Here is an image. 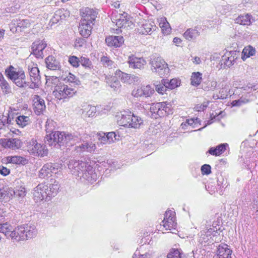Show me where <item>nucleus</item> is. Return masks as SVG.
Instances as JSON below:
<instances>
[{
    "instance_id": "1",
    "label": "nucleus",
    "mask_w": 258,
    "mask_h": 258,
    "mask_svg": "<svg viewBox=\"0 0 258 258\" xmlns=\"http://www.w3.org/2000/svg\"><path fill=\"white\" fill-rule=\"evenodd\" d=\"M0 232L14 242H18L35 236L37 230L34 225H24L14 228L8 222L0 224Z\"/></svg>"
},
{
    "instance_id": "2",
    "label": "nucleus",
    "mask_w": 258,
    "mask_h": 258,
    "mask_svg": "<svg viewBox=\"0 0 258 258\" xmlns=\"http://www.w3.org/2000/svg\"><path fill=\"white\" fill-rule=\"evenodd\" d=\"M59 188L58 182L55 179H51L47 184H39L34 188L33 198L36 202L43 200L49 201L51 197H54Z\"/></svg>"
},
{
    "instance_id": "3",
    "label": "nucleus",
    "mask_w": 258,
    "mask_h": 258,
    "mask_svg": "<svg viewBox=\"0 0 258 258\" xmlns=\"http://www.w3.org/2000/svg\"><path fill=\"white\" fill-rule=\"evenodd\" d=\"M78 140L76 136L64 132H54L47 135L45 142L49 146L60 147L61 146H72Z\"/></svg>"
},
{
    "instance_id": "4",
    "label": "nucleus",
    "mask_w": 258,
    "mask_h": 258,
    "mask_svg": "<svg viewBox=\"0 0 258 258\" xmlns=\"http://www.w3.org/2000/svg\"><path fill=\"white\" fill-rule=\"evenodd\" d=\"M118 124L129 128H138L143 123V120L131 112L123 111L117 115Z\"/></svg>"
},
{
    "instance_id": "5",
    "label": "nucleus",
    "mask_w": 258,
    "mask_h": 258,
    "mask_svg": "<svg viewBox=\"0 0 258 258\" xmlns=\"http://www.w3.org/2000/svg\"><path fill=\"white\" fill-rule=\"evenodd\" d=\"M8 77L19 87L26 88L28 87V83L26 81L25 72L23 70L18 71L12 66L8 70H6Z\"/></svg>"
},
{
    "instance_id": "6",
    "label": "nucleus",
    "mask_w": 258,
    "mask_h": 258,
    "mask_svg": "<svg viewBox=\"0 0 258 258\" xmlns=\"http://www.w3.org/2000/svg\"><path fill=\"white\" fill-rule=\"evenodd\" d=\"M150 64L153 72L157 73L161 77L167 75L169 73V69L167 63L160 57L153 56L150 60Z\"/></svg>"
},
{
    "instance_id": "7",
    "label": "nucleus",
    "mask_w": 258,
    "mask_h": 258,
    "mask_svg": "<svg viewBox=\"0 0 258 258\" xmlns=\"http://www.w3.org/2000/svg\"><path fill=\"white\" fill-rule=\"evenodd\" d=\"M26 149L29 153L34 156L43 157L47 155L48 151L46 146L34 139L27 142Z\"/></svg>"
},
{
    "instance_id": "8",
    "label": "nucleus",
    "mask_w": 258,
    "mask_h": 258,
    "mask_svg": "<svg viewBox=\"0 0 258 258\" xmlns=\"http://www.w3.org/2000/svg\"><path fill=\"white\" fill-rule=\"evenodd\" d=\"M76 93V91L67 85L61 84L56 85L53 91V95L58 100L65 101L72 97Z\"/></svg>"
},
{
    "instance_id": "9",
    "label": "nucleus",
    "mask_w": 258,
    "mask_h": 258,
    "mask_svg": "<svg viewBox=\"0 0 258 258\" xmlns=\"http://www.w3.org/2000/svg\"><path fill=\"white\" fill-rule=\"evenodd\" d=\"M28 70L31 80V82H27L28 87L30 89L38 88L41 83V77L37 64L33 63L29 64Z\"/></svg>"
},
{
    "instance_id": "10",
    "label": "nucleus",
    "mask_w": 258,
    "mask_h": 258,
    "mask_svg": "<svg viewBox=\"0 0 258 258\" xmlns=\"http://www.w3.org/2000/svg\"><path fill=\"white\" fill-rule=\"evenodd\" d=\"M87 165L86 162L73 159L69 161L68 168L72 174L80 179Z\"/></svg>"
},
{
    "instance_id": "11",
    "label": "nucleus",
    "mask_w": 258,
    "mask_h": 258,
    "mask_svg": "<svg viewBox=\"0 0 258 258\" xmlns=\"http://www.w3.org/2000/svg\"><path fill=\"white\" fill-rule=\"evenodd\" d=\"M126 17L127 14L125 13L122 14H119L118 15H116V13H113L111 16V20L118 28H131L133 23L127 19Z\"/></svg>"
},
{
    "instance_id": "12",
    "label": "nucleus",
    "mask_w": 258,
    "mask_h": 258,
    "mask_svg": "<svg viewBox=\"0 0 258 258\" xmlns=\"http://www.w3.org/2000/svg\"><path fill=\"white\" fill-rule=\"evenodd\" d=\"M154 92V89L152 88L150 85H141L135 88L132 91V95L135 97H149L151 96Z\"/></svg>"
},
{
    "instance_id": "13",
    "label": "nucleus",
    "mask_w": 258,
    "mask_h": 258,
    "mask_svg": "<svg viewBox=\"0 0 258 258\" xmlns=\"http://www.w3.org/2000/svg\"><path fill=\"white\" fill-rule=\"evenodd\" d=\"M98 13L93 9L87 7L81 11V21L94 25Z\"/></svg>"
},
{
    "instance_id": "14",
    "label": "nucleus",
    "mask_w": 258,
    "mask_h": 258,
    "mask_svg": "<svg viewBox=\"0 0 258 258\" xmlns=\"http://www.w3.org/2000/svg\"><path fill=\"white\" fill-rule=\"evenodd\" d=\"M175 214V212L172 210H168L165 212L164 220L162 222L166 230L175 229L176 228Z\"/></svg>"
},
{
    "instance_id": "15",
    "label": "nucleus",
    "mask_w": 258,
    "mask_h": 258,
    "mask_svg": "<svg viewBox=\"0 0 258 258\" xmlns=\"http://www.w3.org/2000/svg\"><path fill=\"white\" fill-rule=\"evenodd\" d=\"M97 178V174L95 172L93 168L91 166L87 164L80 179L82 181H86L89 183L92 184L94 182Z\"/></svg>"
},
{
    "instance_id": "16",
    "label": "nucleus",
    "mask_w": 258,
    "mask_h": 258,
    "mask_svg": "<svg viewBox=\"0 0 258 258\" xmlns=\"http://www.w3.org/2000/svg\"><path fill=\"white\" fill-rule=\"evenodd\" d=\"M46 46L47 44L44 40H37L35 41L31 46L32 53L37 58H43V50Z\"/></svg>"
},
{
    "instance_id": "17",
    "label": "nucleus",
    "mask_w": 258,
    "mask_h": 258,
    "mask_svg": "<svg viewBox=\"0 0 258 258\" xmlns=\"http://www.w3.org/2000/svg\"><path fill=\"white\" fill-rule=\"evenodd\" d=\"M127 62L129 67L134 69H142L146 64V61L143 57L134 56H129Z\"/></svg>"
},
{
    "instance_id": "18",
    "label": "nucleus",
    "mask_w": 258,
    "mask_h": 258,
    "mask_svg": "<svg viewBox=\"0 0 258 258\" xmlns=\"http://www.w3.org/2000/svg\"><path fill=\"white\" fill-rule=\"evenodd\" d=\"M34 110L37 115H40L45 109L44 100L39 96L35 95L33 97Z\"/></svg>"
},
{
    "instance_id": "19",
    "label": "nucleus",
    "mask_w": 258,
    "mask_h": 258,
    "mask_svg": "<svg viewBox=\"0 0 258 258\" xmlns=\"http://www.w3.org/2000/svg\"><path fill=\"white\" fill-rule=\"evenodd\" d=\"M236 52L234 51H230L225 54L222 57V65L224 67H230L234 64V62L237 58Z\"/></svg>"
},
{
    "instance_id": "20",
    "label": "nucleus",
    "mask_w": 258,
    "mask_h": 258,
    "mask_svg": "<svg viewBox=\"0 0 258 258\" xmlns=\"http://www.w3.org/2000/svg\"><path fill=\"white\" fill-rule=\"evenodd\" d=\"M105 42L108 46L120 47L124 42L121 36H109L105 39Z\"/></svg>"
},
{
    "instance_id": "21",
    "label": "nucleus",
    "mask_w": 258,
    "mask_h": 258,
    "mask_svg": "<svg viewBox=\"0 0 258 258\" xmlns=\"http://www.w3.org/2000/svg\"><path fill=\"white\" fill-rule=\"evenodd\" d=\"M46 67L52 71L60 70L61 65L59 61L53 55H49L45 58Z\"/></svg>"
},
{
    "instance_id": "22",
    "label": "nucleus",
    "mask_w": 258,
    "mask_h": 258,
    "mask_svg": "<svg viewBox=\"0 0 258 258\" xmlns=\"http://www.w3.org/2000/svg\"><path fill=\"white\" fill-rule=\"evenodd\" d=\"M225 244H220L218 246L217 250L218 258H232V250Z\"/></svg>"
},
{
    "instance_id": "23",
    "label": "nucleus",
    "mask_w": 258,
    "mask_h": 258,
    "mask_svg": "<svg viewBox=\"0 0 258 258\" xmlns=\"http://www.w3.org/2000/svg\"><path fill=\"white\" fill-rule=\"evenodd\" d=\"M69 16V12L64 9H59L55 11L53 17L50 20L52 24H56L60 21L64 20Z\"/></svg>"
},
{
    "instance_id": "24",
    "label": "nucleus",
    "mask_w": 258,
    "mask_h": 258,
    "mask_svg": "<svg viewBox=\"0 0 258 258\" xmlns=\"http://www.w3.org/2000/svg\"><path fill=\"white\" fill-rule=\"evenodd\" d=\"M92 24L80 21L79 30L80 34L84 38H88L91 34Z\"/></svg>"
},
{
    "instance_id": "25",
    "label": "nucleus",
    "mask_w": 258,
    "mask_h": 258,
    "mask_svg": "<svg viewBox=\"0 0 258 258\" xmlns=\"http://www.w3.org/2000/svg\"><path fill=\"white\" fill-rule=\"evenodd\" d=\"M157 27L153 21H147L144 23L141 28V32L142 34H151L154 31H155Z\"/></svg>"
},
{
    "instance_id": "26",
    "label": "nucleus",
    "mask_w": 258,
    "mask_h": 258,
    "mask_svg": "<svg viewBox=\"0 0 258 258\" xmlns=\"http://www.w3.org/2000/svg\"><path fill=\"white\" fill-rule=\"evenodd\" d=\"M4 146L13 150L20 148L21 147L22 142L20 140L16 138L6 139L3 143Z\"/></svg>"
},
{
    "instance_id": "27",
    "label": "nucleus",
    "mask_w": 258,
    "mask_h": 258,
    "mask_svg": "<svg viewBox=\"0 0 258 258\" xmlns=\"http://www.w3.org/2000/svg\"><path fill=\"white\" fill-rule=\"evenodd\" d=\"M96 149V145L92 142H84L77 147V150L79 152H94Z\"/></svg>"
},
{
    "instance_id": "28",
    "label": "nucleus",
    "mask_w": 258,
    "mask_h": 258,
    "mask_svg": "<svg viewBox=\"0 0 258 258\" xmlns=\"http://www.w3.org/2000/svg\"><path fill=\"white\" fill-rule=\"evenodd\" d=\"M6 162L9 163L26 165L28 160L26 158L19 156H10L6 158Z\"/></svg>"
},
{
    "instance_id": "29",
    "label": "nucleus",
    "mask_w": 258,
    "mask_h": 258,
    "mask_svg": "<svg viewBox=\"0 0 258 258\" xmlns=\"http://www.w3.org/2000/svg\"><path fill=\"white\" fill-rule=\"evenodd\" d=\"M228 146V145L227 143L221 144L217 146L216 147L210 148L207 153H209L212 155L216 156H219L225 151L226 148Z\"/></svg>"
},
{
    "instance_id": "30",
    "label": "nucleus",
    "mask_w": 258,
    "mask_h": 258,
    "mask_svg": "<svg viewBox=\"0 0 258 258\" xmlns=\"http://www.w3.org/2000/svg\"><path fill=\"white\" fill-rule=\"evenodd\" d=\"M51 163L45 164L39 171L38 176L39 178L43 179L46 177H49L52 176V171L51 170Z\"/></svg>"
},
{
    "instance_id": "31",
    "label": "nucleus",
    "mask_w": 258,
    "mask_h": 258,
    "mask_svg": "<svg viewBox=\"0 0 258 258\" xmlns=\"http://www.w3.org/2000/svg\"><path fill=\"white\" fill-rule=\"evenodd\" d=\"M163 104L162 107H160L158 111L157 117H162L168 114H172L173 112L171 109V105L170 103L167 102H161Z\"/></svg>"
},
{
    "instance_id": "32",
    "label": "nucleus",
    "mask_w": 258,
    "mask_h": 258,
    "mask_svg": "<svg viewBox=\"0 0 258 258\" xmlns=\"http://www.w3.org/2000/svg\"><path fill=\"white\" fill-rule=\"evenodd\" d=\"M158 22L163 33L165 35L169 34L171 32V28L166 18L165 17H161L158 20Z\"/></svg>"
},
{
    "instance_id": "33",
    "label": "nucleus",
    "mask_w": 258,
    "mask_h": 258,
    "mask_svg": "<svg viewBox=\"0 0 258 258\" xmlns=\"http://www.w3.org/2000/svg\"><path fill=\"white\" fill-rule=\"evenodd\" d=\"M217 85V82L215 79L209 78L202 83V87L205 91H208L214 90L216 88Z\"/></svg>"
},
{
    "instance_id": "34",
    "label": "nucleus",
    "mask_w": 258,
    "mask_h": 258,
    "mask_svg": "<svg viewBox=\"0 0 258 258\" xmlns=\"http://www.w3.org/2000/svg\"><path fill=\"white\" fill-rule=\"evenodd\" d=\"M200 32L196 29H187L183 34V37L187 40L191 41L197 38Z\"/></svg>"
},
{
    "instance_id": "35",
    "label": "nucleus",
    "mask_w": 258,
    "mask_h": 258,
    "mask_svg": "<svg viewBox=\"0 0 258 258\" xmlns=\"http://www.w3.org/2000/svg\"><path fill=\"white\" fill-rule=\"evenodd\" d=\"M16 121L17 124L22 127L27 126L31 122L29 116L24 115L18 116L16 118Z\"/></svg>"
},
{
    "instance_id": "36",
    "label": "nucleus",
    "mask_w": 258,
    "mask_h": 258,
    "mask_svg": "<svg viewBox=\"0 0 258 258\" xmlns=\"http://www.w3.org/2000/svg\"><path fill=\"white\" fill-rule=\"evenodd\" d=\"M162 82L166 84L167 88L170 90L174 89L180 86V81L177 79H172L169 81L167 79H163Z\"/></svg>"
},
{
    "instance_id": "37",
    "label": "nucleus",
    "mask_w": 258,
    "mask_h": 258,
    "mask_svg": "<svg viewBox=\"0 0 258 258\" xmlns=\"http://www.w3.org/2000/svg\"><path fill=\"white\" fill-rule=\"evenodd\" d=\"M236 23L242 25H249L251 23V16L248 14L241 15L235 20Z\"/></svg>"
},
{
    "instance_id": "38",
    "label": "nucleus",
    "mask_w": 258,
    "mask_h": 258,
    "mask_svg": "<svg viewBox=\"0 0 258 258\" xmlns=\"http://www.w3.org/2000/svg\"><path fill=\"white\" fill-rule=\"evenodd\" d=\"M62 79L66 82L72 83L74 86L81 85L80 80L73 74L68 73L65 77L62 76Z\"/></svg>"
},
{
    "instance_id": "39",
    "label": "nucleus",
    "mask_w": 258,
    "mask_h": 258,
    "mask_svg": "<svg viewBox=\"0 0 258 258\" xmlns=\"http://www.w3.org/2000/svg\"><path fill=\"white\" fill-rule=\"evenodd\" d=\"M83 113L86 114L88 117H93L95 115L96 112V108L94 106L86 105L82 109Z\"/></svg>"
},
{
    "instance_id": "40",
    "label": "nucleus",
    "mask_w": 258,
    "mask_h": 258,
    "mask_svg": "<svg viewBox=\"0 0 258 258\" xmlns=\"http://www.w3.org/2000/svg\"><path fill=\"white\" fill-rule=\"evenodd\" d=\"M202 74L199 72L192 73L190 80L191 84L193 86H198L201 82Z\"/></svg>"
},
{
    "instance_id": "41",
    "label": "nucleus",
    "mask_w": 258,
    "mask_h": 258,
    "mask_svg": "<svg viewBox=\"0 0 258 258\" xmlns=\"http://www.w3.org/2000/svg\"><path fill=\"white\" fill-rule=\"evenodd\" d=\"M255 53V50L251 46L245 47L242 51V58L244 60L245 58L253 56Z\"/></svg>"
},
{
    "instance_id": "42",
    "label": "nucleus",
    "mask_w": 258,
    "mask_h": 258,
    "mask_svg": "<svg viewBox=\"0 0 258 258\" xmlns=\"http://www.w3.org/2000/svg\"><path fill=\"white\" fill-rule=\"evenodd\" d=\"M100 62L104 67L111 69L114 66V62L107 56H103L100 58Z\"/></svg>"
},
{
    "instance_id": "43",
    "label": "nucleus",
    "mask_w": 258,
    "mask_h": 258,
    "mask_svg": "<svg viewBox=\"0 0 258 258\" xmlns=\"http://www.w3.org/2000/svg\"><path fill=\"white\" fill-rule=\"evenodd\" d=\"M163 104L161 102L152 104L150 106V112L152 113V116L153 118H157L158 111L160 109V107H162Z\"/></svg>"
},
{
    "instance_id": "44",
    "label": "nucleus",
    "mask_w": 258,
    "mask_h": 258,
    "mask_svg": "<svg viewBox=\"0 0 258 258\" xmlns=\"http://www.w3.org/2000/svg\"><path fill=\"white\" fill-rule=\"evenodd\" d=\"M10 194L17 198H23L26 195V190L24 187H21L19 189L11 190Z\"/></svg>"
},
{
    "instance_id": "45",
    "label": "nucleus",
    "mask_w": 258,
    "mask_h": 258,
    "mask_svg": "<svg viewBox=\"0 0 258 258\" xmlns=\"http://www.w3.org/2000/svg\"><path fill=\"white\" fill-rule=\"evenodd\" d=\"M182 254L180 249H172L167 254V258H182Z\"/></svg>"
},
{
    "instance_id": "46",
    "label": "nucleus",
    "mask_w": 258,
    "mask_h": 258,
    "mask_svg": "<svg viewBox=\"0 0 258 258\" xmlns=\"http://www.w3.org/2000/svg\"><path fill=\"white\" fill-rule=\"evenodd\" d=\"M80 63L86 69H91L93 67L91 61L89 59V58L86 57H81L80 59Z\"/></svg>"
},
{
    "instance_id": "47",
    "label": "nucleus",
    "mask_w": 258,
    "mask_h": 258,
    "mask_svg": "<svg viewBox=\"0 0 258 258\" xmlns=\"http://www.w3.org/2000/svg\"><path fill=\"white\" fill-rule=\"evenodd\" d=\"M137 249L134 253L133 258H151V254L149 252H146L145 253H141L140 249Z\"/></svg>"
},
{
    "instance_id": "48",
    "label": "nucleus",
    "mask_w": 258,
    "mask_h": 258,
    "mask_svg": "<svg viewBox=\"0 0 258 258\" xmlns=\"http://www.w3.org/2000/svg\"><path fill=\"white\" fill-rule=\"evenodd\" d=\"M51 170L52 171V174H61V167L60 164L57 163H51Z\"/></svg>"
},
{
    "instance_id": "49",
    "label": "nucleus",
    "mask_w": 258,
    "mask_h": 258,
    "mask_svg": "<svg viewBox=\"0 0 258 258\" xmlns=\"http://www.w3.org/2000/svg\"><path fill=\"white\" fill-rule=\"evenodd\" d=\"M166 86V84L161 82V84L156 86V90L158 93L163 95L165 93L167 89H168Z\"/></svg>"
},
{
    "instance_id": "50",
    "label": "nucleus",
    "mask_w": 258,
    "mask_h": 258,
    "mask_svg": "<svg viewBox=\"0 0 258 258\" xmlns=\"http://www.w3.org/2000/svg\"><path fill=\"white\" fill-rule=\"evenodd\" d=\"M206 188L208 192L211 195L219 191L217 188V186H215V183L213 182L208 183L207 185H206Z\"/></svg>"
},
{
    "instance_id": "51",
    "label": "nucleus",
    "mask_w": 258,
    "mask_h": 258,
    "mask_svg": "<svg viewBox=\"0 0 258 258\" xmlns=\"http://www.w3.org/2000/svg\"><path fill=\"white\" fill-rule=\"evenodd\" d=\"M111 81L112 82L110 83L109 86L114 90L118 89L121 86L120 82L117 79L116 77L111 78Z\"/></svg>"
},
{
    "instance_id": "52",
    "label": "nucleus",
    "mask_w": 258,
    "mask_h": 258,
    "mask_svg": "<svg viewBox=\"0 0 258 258\" xmlns=\"http://www.w3.org/2000/svg\"><path fill=\"white\" fill-rule=\"evenodd\" d=\"M19 20L14 19L10 24V28L13 33L18 32Z\"/></svg>"
},
{
    "instance_id": "53",
    "label": "nucleus",
    "mask_w": 258,
    "mask_h": 258,
    "mask_svg": "<svg viewBox=\"0 0 258 258\" xmlns=\"http://www.w3.org/2000/svg\"><path fill=\"white\" fill-rule=\"evenodd\" d=\"M18 32L21 31L22 29L29 26L30 23L27 20H19Z\"/></svg>"
},
{
    "instance_id": "54",
    "label": "nucleus",
    "mask_w": 258,
    "mask_h": 258,
    "mask_svg": "<svg viewBox=\"0 0 258 258\" xmlns=\"http://www.w3.org/2000/svg\"><path fill=\"white\" fill-rule=\"evenodd\" d=\"M69 62L74 67H78L79 66L80 59L76 56H71L69 57Z\"/></svg>"
},
{
    "instance_id": "55",
    "label": "nucleus",
    "mask_w": 258,
    "mask_h": 258,
    "mask_svg": "<svg viewBox=\"0 0 258 258\" xmlns=\"http://www.w3.org/2000/svg\"><path fill=\"white\" fill-rule=\"evenodd\" d=\"M249 101L248 99H243L241 98L240 99L235 100L232 101V105L233 106H239L242 104L247 103Z\"/></svg>"
},
{
    "instance_id": "56",
    "label": "nucleus",
    "mask_w": 258,
    "mask_h": 258,
    "mask_svg": "<svg viewBox=\"0 0 258 258\" xmlns=\"http://www.w3.org/2000/svg\"><path fill=\"white\" fill-rule=\"evenodd\" d=\"M211 167L209 164H204L201 167V172L203 174L208 175L211 172Z\"/></svg>"
},
{
    "instance_id": "57",
    "label": "nucleus",
    "mask_w": 258,
    "mask_h": 258,
    "mask_svg": "<svg viewBox=\"0 0 258 258\" xmlns=\"http://www.w3.org/2000/svg\"><path fill=\"white\" fill-rule=\"evenodd\" d=\"M0 86L2 90L6 92H9L10 91V87L8 82L5 80H3L0 82Z\"/></svg>"
},
{
    "instance_id": "58",
    "label": "nucleus",
    "mask_w": 258,
    "mask_h": 258,
    "mask_svg": "<svg viewBox=\"0 0 258 258\" xmlns=\"http://www.w3.org/2000/svg\"><path fill=\"white\" fill-rule=\"evenodd\" d=\"M99 140L100 144H109V140L107 136H106L105 134H103V136H100L99 138Z\"/></svg>"
},
{
    "instance_id": "59",
    "label": "nucleus",
    "mask_w": 258,
    "mask_h": 258,
    "mask_svg": "<svg viewBox=\"0 0 258 258\" xmlns=\"http://www.w3.org/2000/svg\"><path fill=\"white\" fill-rule=\"evenodd\" d=\"M223 180V179L222 178H221V180H220L219 178L217 180V188L219 190L218 192H219L220 195L222 194V188L224 187L222 183Z\"/></svg>"
},
{
    "instance_id": "60",
    "label": "nucleus",
    "mask_w": 258,
    "mask_h": 258,
    "mask_svg": "<svg viewBox=\"0 0 258 258\" xmlns=\"http://www.w3.org/2000/svg\"><path fill=\"white\" fill-rule=\"evenodd\" d=\"M10 172V169H8L7 168L3 166H0V173L6 176L8 175Z\"/></svg>"
},
{
    "instance_id": "61",
    "label": "nucleus",
    "mask_w": 258,
    "mask_h": 258,
    "mask_svg": "<svg viewBox=\"0 0 258 258\" xmlns=\"http://www.w3.org/2000/svg\"><path fill=\"white\" fill-rule=\"evenodd\" d=\"M105 135L108 138L109 144L113 142V138L115 137V134L114 132L108 133L106 135L105 134Z\"/></svg>"
},
{
    "instance_id": "62",
    "label": "nucleus",
    "mask_w": 258,
    "mask_h": 258,
    "mask_svg": "<svg viewBox=\"0 0 258 258\" xmlns=\"http://www.w3.org/2000/svg\"><path fill=\"white\" fill-rule=\"evenodd\" d=\"M207 106V105L198 104L195 107V109L197 111H204Z\"/></svg>"
},
{
    "instance_id": "63",
    "label": "nucleus",
    "mask_w": 258,
    "mask_h": 258,
    "mask_svg": "<svg viewBox=\"0 0 258 258\" xmlns=\"http://www.w3.org/2000/svg\"><path fill=\"white\" fill-rule=\"evenodd\" d=\"M217 115V113H216L215 114H214L213 113H212L211 114V120H209L208 121L207 123L205 124V125L202 127V128H200L199 129H198L197 131H201L203 128H204V127H205L208 124H211L213 121H212V120L213 119V118H215V117H216V115ZM197 130H195V131H196Z\"/></svg>"
},
{
    "instance_id": "64",
    "label": "nucleus",
    "mask_w": 258,
    "mask_h": 258,
    "mask_svg": "<svg viewBox=\"0 0 258 258\" xmlns=\"http://www.w3.org/2000/svg\"><path fill=\"white\" fill-rule=\"evenodd\" d=\"M186 123H187L189 125L191 126L193 128H196V126L195 125V122L194 121V118H190L186 120Z\"/></svg>"
}]
</instances>
